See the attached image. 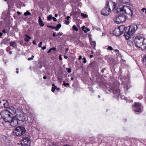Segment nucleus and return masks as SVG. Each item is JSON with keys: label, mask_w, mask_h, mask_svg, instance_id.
<instances>
[{"label": "nucleus", "mask_w": 146, "mask_h": 146, "mask_svg": "<svg viewBox=\"0 0 146 146\" xmlns=\"http://www.w3.org/2000/svg\"><path fill=\"white\" fill-rule=\"evenodd\" d=\"M112 3L113 4V12L114 13H119V12H123L126 13V12L128 11H129L131 12L130 16L131 17H133V11L131 9V8L129 6L119 5H118L117 9H115L116 7V3L112 1Z\"/></svg>", "instance_id": "1"}, {"label": "nucleus", "mask_w": 146, "mask_h": 146, "mask_svg": "<svg viewBox=\"0 0 146 146\" xmlns=\"http://www.w3.org/2000/svg\"><path fill=\"white\" fill-rule=\"evenodd\" d=\"M130 13L128 11L119 12L118 14L116 15L115 17L113 19L115 23L117 24L124 23L127 20H128L129 18L127 15H129Z\"/></svg>", "instance_id": "2"}, {"label": "nucleus", "mask_w": 146, "mask_h": 146, "mask_svg": "<svg viewBox=\"0 0 146 146\" xmlns=\"http://www.w3.org/2000/svg\"><path fill=\"white\" fill-rule=\"evenodd\" d=\"M2 116L4 119V121L5 122L11 123H12L14 122L15 120V117L13 115L10 111L7 110H5L2 112Z\"/></svg>", "instance_id": "3"}, {"label": "nucleus", "mask_w": 146, "mask_h": 146, "mask_svg": "<svg viewBox=\"0 0 146 146\" xmlns=\"http://www.w3.org/2000/svg\"><path fill=\"white\" fill-rule=\"evenodd\" d=\"M134 38L133 39V41L135 44V46L139 48H141V46L144 44L143 42L145 39V37H142L140 35L134 36Z\"/></svg>", "instance_id": "4"}, {"label": "nucleus", "mask_w": 146, "mask_h": 146, "mask_svg": "<svg viewBox=\"0 0 146 146\" xmlns=\"http://www.w3.org/2000/svg\"><path fill=\"white\" fill-rule=\"evenodd\" d=\"M26 131V130L24 127L19 126L16 128L13 131V133L17 136L20 137L24 134Z\"/></svg>", "instance_id": "5"}, {"label": "nucleus", "mask_w": 146, "mask_h": 146, "mask_svg": "<svg viewBox=\"0 0 146 146\" xmlns=\"http://www.w3.org/2000/svg\"><path fill=\"white\" fill-rule=\"evenodd\" d=\"M15 118V120L14 121L15 125V126H16V125L21 124V122H23L26 121V119L24 114L22 112L20 113L19 114H17Z\"/></svg>", "instance_id": "6"}, {"label": "nucleus", "mask_w": 146, "mask_h": 146, "mask_svg": "<svg viewBox=\"0 0 146 146\" xmlns=\"http://www.w3.org/2000/svg\"><path fill=\"white\" fill-rule=\"evenodd\" d=\"M108 90L110 92H112L113 94H116V96L119 97L120 95V90L115 85L110 86Z\"/></svg>", "instance_id": "7"}, {"label": "nucleus", "mask_w": 146, "mask_h": 146, "mask_svg": "<svg viewBox=\"0 0 146 146\" xmlns=\"http://www.w3.org/2000/svg\"><path fill=\"white\" fill-rule=\"evenodd\" d=\"M34 114L33 111L30 108H28V124L31 125L34 118Z\"/></svg>", "instance_id": "8"}, {"label": "nucleus", "mask_w": 146, "mask_h": 146, "mask_svg": "<svg viewBox=\"0 0 146 146\" xmlns=\"http://www.w3.org/2000/svg\"><path fill=\"white\" fill-rule=\"evenodd\" d=\"M134 108V110L135 112H140L141 111L142 107L141 103L138 102H135L134 105H132Z\"/></svg>", "instance_id": "9"}, {"label": "nucleus", "mask_w": 146, "mask_h": 146, "mask_svg": "<svg viewBox=\"0 0 146 146\" xmlns=\"http://www.w3.org/2000/svg\"><path fill=\"white\" fill-rule=\"evenodd\" d=\"M138 27L136 24H134L129 26L128 29V33L132 35L138 29Z\"/></svg>", "instance_id": "10"}, {"label": "nucleus", "mask_w": 146, "mask_h": 146, "mask_svg": "<svg viewBox=\"0 0 146 146\" xmlns=\"http://www.w3.org/2000/svg\"><path fill=\"white\" fill-rule=\"evenodd\" d=\"M111 11L110 8H107V7H105L101 11V13L104 16H107L110 14Z\"/></svg>", "instance_id": "11"}, {"label": "nucleus", "mask_w": 146, "mask_h": 146, "mask_svg": "<svg viewBox=\"0 0 146 146\" xmlns=\"http://www.w3.org/2000/svg\"><path fill=\"white\" fill-rule=\"evenodd\" d=\"M122 32L118 28H115L113 30V33L114 35L119 36L123 34Z\"/></svg>", "instance_id": "12"}, {"label": "nucleus", "mask_w": 146, "mask_h": 146, "mask_svg": "<svg viewBox=\"0 0 146 146\" xmlns=\"http://www.w3.org/2000/svg\"><path fill=\"white\" fill-rule=\"evenodd\" d=\"M21 144V146H27V137L25 136L22 138Z\"/></svg>", "instance_id": "13"}, {"label": "nucleus", "mask_w": 146, "mask_h": 146, "mask_svg": "<svg viewBox=\"0 0 146 146\" xmlns=\"http://www.w3.org/2000/svg\"><path fill=\"white\" fill-rule=\"evenodd\" d=\"M124 36L126 40H128L130 38H132L133 39L134 38V36L132 35L130 33H128V31L125 34H124Z\"/></svg>", "instance_id": "14"}, {"label": "nucleus", "mask_w": 146, "mask_h": 146, "mask_svg": "<svg viewBox=\"0 0 146 146\" xmlns=\"http://www.w3.org/2000/svg\"><path fill=\"white\" fill-rule=\"evenodd\" d=\"M10 39L8 38H5L2 40L1 44H6L10 41Z\"/></svg>", "instance_id": "15"}, {"label": "nucleus", "mask_w": 146, "mask_h": 146, "mask_svg": "<svg viewBox=\"0 0 146 146\" xmlns=\"http://www.w3.org/2000/svg\"><path fill=\"white\" fill-rule=\"evenodd\" d=\"M1 103H2V104L3 105V107L5 108H7L8 106V103L7 101L6 100H3L2 101V102H1Z\"/></svg>", "instance_id": "16"}, {"label": "nucleus", "mask_w": 146, "mask_h": 146, "mask_svg": "<svg viewBox=\"0 0 146 146\" xmlns=\"http://www.w3.org/2000/svg\"><path fill=\"white\" fill-rule=\"evenodd\" d=\"M9 44L11 46L13 47L14 48L17 47V44L15 41L10 42Z\"/></svg>", "instance_id": "17"}, {"label": "nucleus", "mask_w": 146, "mask_h": 146, "mask_svg": "<svg viewBox=\"0 0 146 146\" xmlns=\"http://www.w3.org/2000/svg\"><path fill=\"white\" fill-rule=\"evenodd\" d=\"M90 42V44L92 46H93V48L95 49V47L96 46V42L95 41H93L91 42V40H92V39L90 37L89 38Z\"/></svg>", "instance_id": "18"}, {"label": "nucleus", "mask_w": 146, "mask_h": 146, "mask_svg": "<svg viewBox=\"0 0 146 146\" xmlns=\"http://www.w3.org/2000/svg\"><path fill=\"white\" fill-rule=\"evenodd\" d=\"M90 66L94 69H95L98 68L97 64L94 62H92L90 64Z\"/></svg>", "instance_id": "19"}, {"label": "nucleus", "mask_w": 146, "mask_h": 146, "mask_svg": "<svg viewBox=\"0 0 146 146\" xmlns=\"http://www.w3.org/2000/svg\"><path fill=\"white\" fill-rule=\"evenodd\" d=\"M38 23L40 26L42 27H43L44 25V24L41 19V18L40 16L38 17Z\"/></svg>", "instance_id": "20"}, {"label": "nucleus", "mask_w": 146, "mask_h": 146, "mask_svg": "<svg viewBox=\"0 0 146 146\" xmlns=\"http://www.w3.org/2000/svg\"><path fill=\"white\" fill-rule=\"evenodd\" d=\"M56 89L57 90H60V88L59 87L57 88L56 86H55L54 87H52V88L51 91L52 92H54Z\"/></svg>", "instance_id": "21"}, {"label": "nucleus", "mask_w": 146, "mask_h": 146, "mask_svg": "<svg viewBox=\"0 0 146 146\" xmlns=\"http://www.w3.org/2000/svg\"><path fill=\"white\" fill-rule=\"evenodd\" d=\"M17 42L19 43L20 45H23V46H25V45H26V43H25L23 40H20L19 41H18Z\"/></svg>", "instance_id": "22"}, {"label": "nucleus", "mask_w": 146, "mask_h": 146, "mask_svg": "<svg viewBox=\"0 0 146 146\" xmlns=\"http://www.w3.org/2000/svg\"><path fill=\"white\" fill-rule=\"evenodd\" d=\"M61 25L60 24H58L55 27V30L58 31L59 29L61 27Z\"/></svg>", "instance_id": "23"}, {"label": "nucleus", "mask_w": 146, "mask_h": 146, "mask_svg": "<svg viewBox=\"0 0 146 146\" xmlns=\"http://www.w3.org/2000/svg\"><path fill=\"white\" fill-rule=\"evenodd\" d=\"M42 67V64L40 62L38 61V64L37 65V67L39 68H41Z\"/></svg>", "instance_id": "24"}, {"label": "nucleus", "mask_w": 146, "mask_h": 146, "mask_svg": "<svg viewBox=\"0 0 146 146\" xmlns=\"http://www.w3.org/2000/svg\"><path fill=\"white\" fill-rule=\"evenodd\" d=\"M121 2L124 4H126L129 2L130 0H120Z\"/></svg>", "instance_id": "25"}, {"label": "nucleus", "mask_w": 146, "mask_h": 146, "mask_svg": "<svg viewBox=\"0 0 146 146\" xmlns=\"http://www.w3.org/2000/svg\"><path fill=\"white\" fill-rule=\"evenodd\" d=\"M127 27H125V28L124 29H123L121 31L123 33H124V34H125L127 32V31L128 30H127Z\"/></svg>", "instance_id": "26"}, {"label": "nucleus", "mask_w": 146, "mask_h": 146, "mask_svg": "<svg viewBox=\"0 0 146 146\" xmlns=\"http://www.w3.org/2000/svg\"><path fill=\"white\" fill-rule=\"evenodd\" d=\"M72 29L73 30L76 31H78V28L76 27L75 25H74L72 27Z\"/></svg>", "instance_id": "27"}, {"label": "nucleus", "mask_w": 146, "mask_h": 146, "mask_svg": "<svg viewBox=\"0 0 146 146\" xmlns=\"http://www.w3.org/2000/svg\"><path fill=\"white\" fill-rule=\"evenodd\" d=\"M30 137L29 135H28V143H29V145L28 144V146H31V140L30 139Z\"/></svg>", "instance_id": "28"}, {"label": "nucleus", "mask_w": 146, "mask_h": 146, "mask_svg": "<svg viewBox=\"0 0 146 146\" xmlns=\"http://www.w3.org/2000/svg\"><path fill=\"white\" fill-rule=\"evenodd\" d=\"M125 27L124 26L121 25L118 27L117 28H118L120 30V31H121L123 29H125Z\"/></svg>", "instance_id": "29"}, {"label": "nucleus", "mask_w": 146, "mask_h": 146, "mask_svg": "<svg viewBox=\"0 0 146 146\" xmlns=\"http://www.w3.org/2000/svg\"><path fill=\"white\" fill-rule=\"evenodd\" d=\"M81 16L83 17L84 18H87L88 16L87 15L84 14L83 13H81Z\"/></svg>", "instance_id": "30"}, {"label": "nucleus", "mask_w": 146, "mask_h": 146, "mask_svg": "<svg viewBox=\"0 0 146 146\" xmlns=\"http://www.w3.org/2000/svg\"><path fill=\"white\" fill-rule=\"evenodd\" d=\"M106 7H107V8H110L109 1H106Z\"/></svg>", "instance_id": "31"}, {"label": "nucleus", "mask_w": 146, "mask_h": 146, "mask_svg": "<svg viewBox=\"0 0 146 146\" xmlns=\"http://www.w3.org/2000/svg\"><path fill=\"white\" fill-rule=\"evenodd\" d=\"M52 19V15H50L47 17V19L48 21H50Z\"/></svg>", "instance_id": "32"}, {"label": "nucleus", "mask_w": 146, "mask_h": 146, "mask_svg": "<svg viewBox=\"0 0 146 146\" xmlns=\"http://www.w3.org/2000/svg\"><path fill=\"white\" fill-rule=\"evenodd\" d=\"M63 84L64 86L66 87L67 86H68L69 85V84L68 83H65V82L64 81H63Z\"/></svg>", "instance_id": "33"}, {"label": "nucleus", "mask_w": 146, "mask_h": 146, "mask_svg": "<svg viewBox=\"0 0 146 146\" xmlns=\"http://www.w3.org/2000/svg\"><path fill=\"white\" fill-rule=\"evenodd\" d=\"M106 70L105 68H102L101 71V73H104V72H106Z\"/></svg>", "instance_id": "34"}, {"label": "nucleus", "mask_w": 146, "mask_h": 146, "mask_svg": "<svg viewBox=\"0 0 146 146\" xmlns=\"http://www.w3.org/2000/svg\"><path fill=\"white\" fill-rule=\"evenodd\" d=\"M47 27H48L51 28L52 29H55V27L51 26V25H47Z\"/></svg>", "instance_id": "35"}, {"label": "nucleus", "mask_w": 146, "mask_h": 146, "mask_svg": "<svg viewBox=\"0 0 146 146\" xmlns=\"http://www.w3.org/2000/svg\"><path fill=\"white\" fill-rule=\"evenodd\" d=\"M90 31V29L89 28L86 27L85 28V31H84V32L85 33H86L88 31Z\"/></svg>", "instance_id": "36"}, {"label": "nucleus", "mask_w": 146, "mask_h": 146, "mask_svg": "<svg viewBox=\"0 0 146 146\" xmlns=\"http://www.w3.org/2000/svg\"><path fill=\"white\" fill-rule=\"evenodd\" d=\"M66 70L68 73H70L71 72V69L70 68H66Z\"/></svg>", "instance_id": "37"}, {"label": "nucleus", "mask_w": 146, "mask_h": 146, "mask_svg": "<svg viewBox=\"0 0 146 146\" xmlns=\"http://www.w3.org/2000/svg\"><path fill=\"white\" fill-rule=\"evenodd\" d=\"M89 89L90 91H91L92 93H93L94 91V90L93 89V88L92 87H89Z\"/></svg>", "instance_id": "38"}, {"label": "nucleus", "mask_w": 146, "mask_h": 146, "mask_svg": "<svg viewBox=\"0 0 146 146\" xmlns=\"http://www.w3.org/2000/svg\"><path fill=\"white\" fill-rule=\"evenodd\" d=\"M107 49L110 50H113V49L112 47L110 46H109L107 48Z\"/></svg>", "instance_id": "39"}, {"label": "nucleus", "mask_w": 146, "mask_h": 146, "mask_svg": "<svg viewBox=\"0 0 146 146\" xmlns=\"http://www.w3.org/2000/svg\"><path fill=\"white\" fill-rule=\"evenodd\" d=\"M25 36V40L26 41H27V34H26Z\"/></svg>", "instance_id": "40"}, {"label": "nucleus", "mask_w": 146, "mask_h": 146, "mask_svg": "<svg viewBox=\"0 0 146 146\" xmlns=\"http://www.w3.org/2000/svg\"><path fill=\"white\" fill-rule=\"evenodd\" d=\"M34 58V56L32 55L31 58H28V60H32L33 59V58Z\"/></svg>", "instance_id": "41"}, {"label": "nucleus", "mask_w": 146, "mask_h": 146, "mask_svg": "<svg viewBox=\"0 0 146 146\" xmlns=\"http://www.w3.org/2000/svg\"><path fill=\"white\" fill-rule=\"evenodd\" d=\"M42 42H39V43L38 44V47H41L42 45Z\"/></svg>", "instance_id": "42"}, {"label": "nucleus", "mask_w": 146, "mask_h": 146, "mask_svg": "<svg viewBox=\"0 0 146 146\" xmlns=\"http://www.w3.org/2000/svg\"><path fill=\"white\" fill-rule=\"evenodd\" d=\"M63 33L62 32H59L57 34V36H58L59 35L62 36V35Z\"/></svg>", "instance_id": "43"}, {"label": "nucleus", "mask_w": 146, "mask_h": 146, "mask_svg": "<svg viewBox=\"0 0 146 146\" xmlns=\"http://www.w3.org/2000/svg\"><path fill=\"white\" fill-rule=\"evenodd\" d=\"M83 59L84 60L83 62L84 63H86V58L85 57H84L83 58Z\"/></svg>", "instance_id": "44"}, {"label": "nucleus", "mask_w": 146, "mask_h": 146, "mask_svg": "<svg viewBox=\"0 0 146 146\" xmlns=\"http://www.w3.org/2000/svg\"><path fill=\"white\" fill-rule=\"evenodd\" d=\"M65 23L67 25H68L69 24V23H70L69 21L65 20Z\"/></svg>", "instance_id": "45"}, {"label": "nucleus", "mask_w": 146, "mask_h": 146, "mask_svg": "<svg viewBox=\"0 0 146 146\" xmlns=\"http://www.w3.org/2000/svg\"><path fill=\"white\" fill-rule=\"evenodd\" d=\"M124 88H125V89L126 90H128V88H129L128 86H127L126 85H125L124 86Z\"/></svg>", "instance_id": "46"}, {"label": "nucleus", "mask_w": 146, "mask_h": 146, "mask_svg": "<svg viewBox=\"0 0 146 146\" xmlns=\"http://www.w3.org/2000/svg\"><path fill=\"white\" fill-rule=\"evenodd\" d=\"M85 28L86 27H85L84 26H83L82 27V30L83 31H85Z\"/></svg>", "instance_id": "47"}, {"label": "nucleus", "mask_w": 146, "mask_h": 146, "mask_svg": "<svg viewBox=\"0 0 146 146\" xmlns=\"http://www.w3.org/2000/svg\"><path fill=\"white\" fill-rule=\"evenodd\" d=\"M52 19L54 21H57L56 19L54 17H52Z\"/></svg>", "instance_id": "48"}, {"label": "nucleus", "mask_w": 146, "mask_h": 146, "mask_svg": "<svg viewBox=\"0 0 146 146\" xmlns=\"http://www.w3.org/2000/svg\"><path fill=\"white\" fill-rule=\"evenodd\" d=\"M1 102H2V101L0 102V108H3V105L2 104V103H1Z\"/></svg>", "instance_id": "49"}, {"label": "nucleus", "mask_w": 146, "mask_h": 146, "mask_svg": "<svg viewBox=\"0 0 146 146\" xmlns=\"http://www.w3.org/2000/svg\"><path fill=\"white\" fill-rule=\"evenodd\" d=\"M52 49V50L53 51H55L56 50V48L54 47H53L52 48H51Z\"/></svg>", "instance_id": "50"}, {"label": "nucleus", "mask_w": 146, "mask_h": 146, "mask_svg": "<svg viewBox=\"0 0 146 146\" xmlns=\"http://www.w3.org/2000/svg\"><path fill=\"white\" fill-rule=\"evenodd\" d=\"M59 60H62V57H61V55H59Z\"/></svg>", "instance_id": "51"}, {"label": "nucleus", "mask_w": 146, "mask_h": 146, "mask_svg": "<svg viewBox=\"0 0 146 146\" xmlns=\"http://www.w3.org/2000/svg\"><path fill=\"white\" fill-rule=\"evenodd\" d=\"M46 46H44L42 47H41L42 49V50H45V49H46Z\"/></svg>", "instance_id": "52"}, {"label": "nucleus", "mask_w": 146, "mask_h": 146, "mask_svg": "<svg viewBox=\"0 0 146 146\" xmlns=\"http://www.w3.org/2000/svg\"><path fill=\"white\" fill-rule=\"evenodd\" d=\"M51 51H52V49L50 48L47 51V53H50L51 52Z\"/></svg>", "instance_id": "53"}, {"label": "nucleus", "mask_w": 146, "mask_h": 146, "mask_svg": "<svg viewBox=\"0 0 146 146\" xmlns=\"http://www.w3.org/2000/svg\"><path fill=\"white\" fill-rule=\"evenodd\" d=\"M56 36V33L55 32H54L52 36L53 37H55Z\"/></svg>", "instance_id": "54"}, {"label": "nucleus", "mask_w": 146, "mask_h": 146, "mask_svg": "<svg viewBox=\"0 0 146 146\" xmlns=\"http://www.w3.org/2000/svg\"><path fill=\"white\" fill-rule=\"evenodd\" d=\"M24 15L25 16L27 15V11L25 13Z\"/></svg>", "instance_id": "55"}, {"label": "nucleus", "mask_w": 146, "mask_h": 146, "mask_svg": "<svg viewBox=\"0 0 146 146\" xmlns=\"http://www.w3.org/2000/svg\"><path fill=\"white\" fill-rule=\"evenodd\" d=\"M78 43L79 44H81V43H82V42L80 40H79L78 42Z\"/></svg>", "instance_id": "56"}, {"label": "nucleus", "mask_w": 146, "mask_h": 146, "mask_svg": "<svg viewBox=\"0 0 146 146\" xmlns=\"http://www.w3.org/2000/svg\"><path fill=\"white\" fill-rule=\"evenodd\" d=\"M33 44L35 45H36V42L35 40L33 41Z\"/></svg>", "instance_id": "57"}, {"label": "nucleus", "mask_w": 146, "mask_h": 146, "mask_svg": "<svg viewBox=\"0 0 146 146\" xmlns=\"http://www.w3.org/2000/svg\"><path fill=\"white\" fill-rule=\"evenodd\" d=\"M145 9H146V8H143L141 9V11L142 12H143Z\"/></svg>", "instance_id": "58"}, {"label": "nucleus", "mask_w": 146, "mask_h": 146, "mask_svg": "<svg viewBox=\"0 0 146 146\" xmlns=\"http://www.w3.org/2000/svg\"><path fill=\"white\" fill-rule=\"evenodd\" d=\"M82 58V56L81 55H80L79 56V58H78V60H80Z\"/></svg>", "instance_id": "59"}, {"label": "nucleus", "mask_w": 146, "mask_h": 146, "mask_svg": "<svg viewBox=\"0 0 146 146\" xmlns=\"http://www.w3.org/2000/svg\"><path fill=\"white\" fill-rule=\"evenodd\" d=\"M70 17L69 16H68L66 17V19L68 20H69V19H70Z\"/></svg>", "instance_id": "60"}, {"label": "nucleus", "mask_w": 146, "mask_h": 146, "mask_svg": "<svg viewBox=\"0 0 146 146\" xmlns=\"http://www.w3.org/2000/svg\"><path fill=\"white\" fill-rule=\"evenodd\" d=\"M31 39V37L28 35V42L29 41V40Z\"/></svg>", "instance_id": "61"}, {"label": "nucleus", "mask_w": 146, "mask_h": 146, "mask_svg": "<svg viewBox=\"0 0 146 146\" xmlns=\"http://www.w3.org/2000/svg\"><path fill=\"white\" fill-rule=\"evenodd\" d=\"M43 79L44 80H46L47 79V77L46 76H45L43 77Z\"/></svg>", "instance_id": "62"}, {"label": "nucleus", "mask_w": 146, "mask_h": 146, "mask_svg": "<svg viewBox=\"0 0 146 146\" xmlns=\"http://www.w3.org/2000/svg\"><path fill=\"white\" fill-rule=\"evenodd\" d=\"M64 58H65V59H67L68 58V56H67L64 55Z\"/></svg>", "instance_id": "63"}, {"label": "nucleus", "mask_w": 146, "mask_h": 146, "mask_svg": "<svg viewBox=\"0 0 146 146\" xmlns=\"http://www.w3.org/2000/svg\"><path fill=\"white\" fill-rule=\"evenodd\" d=\"M2 32V33H6V32L5 30V29H4L3 30Z\"/></svg>", "instance_id": "64"}]
</instances>
